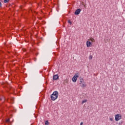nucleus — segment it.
Returning a JSON list of instances; mask_svg holds the SVG:
<instances>
[{
	"mask_svg": "<svg viewBox=\"0 0 125 125\" xmlns=\"http://www.w3.org/2000/svg\"><path fill=\"white\" fill-rule=\"evenodd\" d=\"M10 121V120L9 119H7L6 120V123H9Z\"/></svg>",
	"mask_w": 125,
	"mask_h": 125,
	"instance_id": "obj_16",
	"label": "nucleus"
},
{
	"mask_svg": "<svg viewBox=\"0 0 125 125\" xmlns=\"http://www.w3.org/2000/svg\"><path fill=\"white\" fill-rule=\"evenodd\" d=\"M83 125V122H81L80 124V125Z\"/></svg>",
	"mask_w": 125,
	"mask_h": 125,
	"instance_id": "obj_19",
	"label": "nucleus"
},
{
	"mask_svg": "<svg viewBox=\"0 0 125 125\" xmlns=\"http://www.w3.org/2000/svg\"><path fill=\"white\" fill-rule=\"evenodd\" d=\"M68 22L69 24H72V21H71L68 20Z\"/></svg>",
	"mask_w": 125,
	"mask_h": 125,
	"instance_id": "obj_17",
	"label": "nucleus"
},
{
	"mask_svg": "<svg viewBox=\"0 0 125 125\" xmlns=\"http://www.w3.org/2000/svg\"><path fill=\"white\" fill-rule=\"evenodd\" d=\"M80 83H83V78H80Z\"/></svg>",
	"mask_w": 125,
	"mask_h": 125,
	"instance_id": "obj_11",
	"label": "nucleus"
},
{
	"mask_svg": "<svg viewBox=\"0 0 125 125\" xmlns=\"http://www.w3.org/2000/svg\"><path fill=\"white\" fill-rule=\"evenodd\" d=\"M87 102V100H84L82 101V104H83V103H85Z\"/></svg>",
	"mask_w": 125,
	"mask_h": 125,
	"instance_id": "obj_9",
	"label": "nucleus"
},
{
	"mask_svg": "<svg viewBox=\"0 0 125 125\" xmlns=\"http://www.w3.org/2000/svg\"><path fill=\"white\" fill-rule=\"evenodd\" d=\"M23 51H26V49H23Z\"/></svg>",
	"mask_w": 125,
	"mask_h": 125,
	"instance_id": "obj_21",
	"label": "nucleus"
},
{
	"mask_svg": "<svg viewBox=\"0 0 125 125\" xmlns=\"http://www.w3.org/2000/svg\"><path fill=\"white\" fill-rule=\"evenodd\" d=\"M58 95H59V93H58V91H55L53 94L51 95V99L53 101H55V100H56L58 98Z\"/></svg>",
	"mask_w": 125,
	"mask_h": 125,
	"instance_id": "obj_1",
	"label": "nucleus"
},
{
	"mask_svg": "<svg viewBox=\"0 0 125 125\" xmlns=\"http://www.w3.org/2000/svg\"><path fill=\"white\" fill-rule=\"evenodd\" d=\"M89 59H90V60H91V59H92V56H90L89 57Z\"/></svg>",
	"mask_w": 125,
	"mask_h": 125,
	"instance_id": "obj_15",
	"label": "nucleus"
},
{
	"mask_svg": "<svg viewBox=\"0 0 125 125\" xmlns=\"http://www.w3.org/2000/svg\"><path fill=\"white\" fill-rule=\"evenodd\" d=\"M9 1V0H4V3H6V2H8Z\"/></svg>",
	"mask_w": 125,
	"mask_h": 125,
	"instance_id": "obj_13",
	"label": "nucleus"
},
{
	"mask_svg": "<svg viewBox=\"0 0 125 125\" xmlns=\"http://www.w3.org/2000/svg\"><path fill=\"white\" fill-rule=\"evenodd\" d=\"M115 121L118 122V121H120L121 119H122V115L121 114H116L115 116Z\"/></svg>",
	"mask_w": 125,
	"mask_h": 125,
	"instance_id": "obj_2",
	"label": "nucleus"
},
{
	"mask_svg": "<svg viewBox=\"0 0 125 125\" xmlns=\"http://www.w3.org/2000/svg\"><path fill=\"white\" fill-rule=\"evenodd\" d=\"M82 87H85V85H84V84L82 83V85H81Z\"/></svg>",
	"mask_w": 125,
	"mask_h": 125,
	"instance_id": "obj_14",
	"label": "nucleus"
},
{
	"mask_svg": "<svg viewBox=\"0 0 125 125\" xmlns=\"http://www.w3.org/2000/svg\"><path fill=\"white\" fill-rule=\"evenodd\" d=\"M1 6V2H0V7Z\"/></svg>",
	"mask_w": 125,
	"mask_h": 125,
	"instance_id": "obj_20",
	"label": "nucleus"
},
{
	"mask_svg": "<svg viewBox=\"0 0 125 125\" xmlns=\"http://www.w3.org/2000/svg\"><path fill=\"white\" fill-rule=\"evenodd\" d=\"M53 79L54 81H56V80H58V79H59V76H58V75H54Z\"/></svg>",
	"mask_w": 125,
	"mask_h": 125,
	"instance_id": "obj_6",
	"label": "nucleus"
},
{
	"mask_svg": "<svg viewBox=\"0 0 125 125\" xmlns=\"http://www.w3.org/2000/svg\"><path fill=\"white\" fill-rule=\"evenodd\" d=\"M110 121H111V122H113L114 121V119L113 118H110Z\"/></svg>",
	"mask_w": 125,
	"mask_h": 125,
	"instance_id": "obj_18",
	"label": "nucleus"
},
{
	"mask_svg": "<svg viewBox=\"0 0 125 125\" xmlns=\"http://www.w3.org/2000/svg\"><path fill=\"white\" fill-rule=\"evenodd\" d=\"M68 82H69V81L68 80V79H66L63 81V83L64 84H66V83H68Z\"/></svg>",
	"mask_w": 125,
	"mask_h": 125,
	"instance_id": "obj_8",
	"label": "nucleus"
},
{
	"mask_svg": "<svg viewBox=\"0 0 125 125\" xmlns=\"http://www.w3.org/2000/svg\"><path fill=\"white\" fill-rule=\"evenodd\" d=\"M45 125H49L48 121H46L45 122Z\"/></svg>",
	"mask_w": 125,
	"mask_h": 125,
	"instance_id": "obj_12",
	"label": "nucleus"
},
{
	"mask_svg": "<svg viewBox=\"0 0 125 125\" xmlns=\"http://www.w3.org/2000/svg\"><path fill=\"white\" fill-rule=\"evenodd\" d=\"M88 41H91V42H95V40L92 37L90 38V39L88 40Z\"/></svg>",
	"mask_w": 125,
	"mask_h": 125,
	"instance_id": "obj_7",
	"label": "nucleus"
},
{
	"mask_svg": "<svg viewBox=\"0 0 125 125\" xmlns=\"http://www.w3.org/2000/svg\"><path fill=\"white\" fill-rule=\"evenodd\" d=\"M2 100H3L2 102H3L5 100V98H4L3 97V98H0V101H2Z\"/></svg>",
	"mask_w": 125,
	"mask_h": 125,
	"instance_id": "obj_10",
	"label": "nucleus"
},
{
	"mask_svg": "<svg viewBox=\"0 0 125 125\" xmlns=\"http://www.w3.org/2000/svg\"><path fill=\"white\" fill-rule=\"evenodd\" d=\"M92 45V44H91V42L87 41L86 42V46L87 47H90Z\"/></svg>",
	"mask_w": 125,
	"mask_h": 125,
	"instance_id": "obj_5",
	"label": "nucleus"
},
{
	"mask_svg": "<svg viewBox=\"0 0 125 125\" xmlns=\"http://www.w3.org/2000/svg\"><path fill=\"white\" fill-rule=\"evenodd\" d=\"M78 78H79V76L77 74H75L72 78V82L76 83V82H77V80H78Z\"/></svg>",
	"mask_w": 125,
	"mask_h": 125,
	"instance_id": "obj_3",
	"label": "nucleus"
},
{
	"mask_svg": "<svg viewBox=\"0 0 125 125\" xmlns=\"http://www.w3.org/2000/svg\"><path fill=\"white\" fill-rule=\"evenodd\" d=\"M81 10H81V9H77L75 11L74 14H75V15H79V14L80 13H81Z\"/></svg>",
	"mask_w": 125,
	"mask_h": 125,
	"instance_id": "obj_4",
	"label": "nucleus"
}]
</instances>
